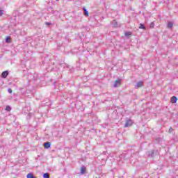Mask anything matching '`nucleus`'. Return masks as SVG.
<instances>
[{
  "mask_svg": "<svg viewBox=\"0 0 178 178\" xmlns=\"http://www.w3.org/2000/svg\"><path fill=\"white\" fill-rule=\"evenodd\" d=\"M172 131H173V128H172V127H170V129H168V132L172 133Z\"/></svg>",
  "mask_w": 178,
  "mask_h": 178,
  "instance_id": "19",
  "label": "nucleus"
},
{
  "mask_svg": "<svg viewBox=\"0 0 178 178\" xmlns=\"http://www.w3.org/2000/svg\"><path fill=\"white\" fill-rule=\"evenodd\" d=\"M8 91L9 94H12V92H13L12 89H10V88H8Z\"/></svg>",
  "mask_w": 178,
  "mask_h": 178,
  "instance_id": "20",
  "label": "nucleus"
},
{
  "mask_svg": "<svg viewBox=\"0 0 178 178\" xmlns=\"http://www.w3.org/2000/svg\"><path fill=\"white\" fill-rule=\"evenodd\" d=\"M80 173L81 175H84V173H86V166L84 165L81 166Z\"/></svg>",
  "mask_w": 178,
  "mask_h": 178,
  "instance_id": "9",
  "label": "nucleus"
},
{
  "mask_svg": "<svg viewBox=\"0 0 178 178\" xmlns=\"http://www.w3.org/2000/svg\"><path fill=\"white\" fill-rule=\"evenodd\" d=\"M26 178H35V177L34 176V175H33V173H29L26 175Z\"/></svg>",
  "mask_w": 178,
  "mask_h": 178,
  "instance_id": "10",
  "label": "nucleus"
},
{
  "mask_svg": "<svg viewBox=\"0 0 178 178\" xmlns=\"http://www.w3.org/2000/svg\"><path fill=\"white\" fill-rule=\"evenodd\" d=\"M11 108L9 106H7L6 107V111H7L8 112H10V111H11Z\"/></svg>",
  "mask_w": 178,
  "mask_h": 178,
  "instance_id": "17",
  "label": "nucleus"
},
{
  "mask_svg": "<svg viewBox=\"0 0 178 178\" xmlns=\"http://www.w3.org/2000/svg\"><path fill=\"white\" fill-rule=\"evenodd\" d=\"M56 1H59V0H56Z\"/></svg>",
  "mask_w": 178,
  "mask_h": 178,
  "instance_id": "23",
  "label": "nucleus"
},
{
  "mask_svg": "<svg viewBox=\"0 0 178 178\" xmlns=\"http://www.w3.org/2000/svg\"><path fill=\"white\" fill-rule=\"evenodd\" d=\"M44 147L46 148V149H48V148H51V143L46 142L44 143Z\"/></svg>",
  "mask_w": 178,
  "mask_h": 178,
  "instance_id": "7",
  "label": "nucleus"
},
{
  "mask_svg": "<svg viewBox=\"0 0 178 178\" xmlns=\"http://www.w3.org/2000/svg\"><path fill=\"white\" fill-rule=\"evenodd\" d=\"M8 74H9V72L8 71H4L1 74V77H3V79H6L8 77Z\"/></svg>",
  "mask_w": 178,
  "mask_h": 178,
  "instance_id": "5",
  "label": "nucleus"
},
{
  "mask_svg": "<svg viewBox=\"0 0 178 178\" xmlns=\"http://www.w3.org/2000/svg\"><path fill=\"white\" fill-rule=\"evenodd\" d=\"M11 41H12V38H10V37H7L6 38V42H7V43H10L11 42Z\"/></svg>",
  "mask_w": 178,
  "mask_h": 178,
  "instance_id": "12",
  "label": "nucleus"
},
{
  "mask_svg": "<svg viewBox=\"0 0 178 178\" xmlns=\"http://www.w3.org/2000/svg\"><path fill=\"white\" fill-rule=\"evenodd\" d=\"M120 83H122V80L118 79L115 81L113 87L116 88L118 86H120Z\"/></svg>",
  "mask_w": 178,
  "mask_h": 178,
  "instance_id": "6",
  "label": "nucleus"
},
{
  "mask_svg": "<svg viewBox=\"0 0 178 178\" xmlns=\"http://www.w3.org/2000/svg\"><path fill=\"white\" fill-rule=\"evenodd\" d=\"M112 24H113V27H120V26H121L120 24L118 23V21H116V19L113 20Z\"/></svg>",
  "mask_w": 178,
  "mask_h": 178,
  "instance_id": "4",
  "label": "nucleus"
},
{
  "mask_svg": "<svg viewBox=\"0 0 178 178\" xmlns=\"http://www.w3.org/2000/svg\"><path fill=\"white\" fill-rule=\"evenodd\" d=\"M159 155V152L158 150H150L147 152V156L149 158H154Z\"/></svg>",
  "mask_w": 178,
  "mask_h": 178,
  "instance_id": "1",
  "label": "nucleus"
},
{
  "mask_svg": "<svg viewBox=\"0 0 178 178\" xmlns=\"http://www.w3.org/2000/svg\"><path fill=\"white\" fill-rule=\"evenodd\" d=\"M154 26H155V24H154V22H152V23L150 24V28H151V29H154Z\"/></svg>",
  "mask_w": 178,
  "mask_h": 178,
  "instance_id": "18",
  "label": "nucleus"
},
{
  "mask_svg": "<svg viewBox=\"0 0 178 178\" xmlns=\"http://www.w3.org/2000/svg\"><path fill=\"white\" fill-rule=\"evenodd\" d=\"M45 24L46 26H51V24H51L50 22H45Z\"/></svg>",
  "mask_w": 178,
  "mask_h": 178,
  "instance_id": "22",
  "label": "nucleus"
},
{
  "mask_svg": "<svg viewBox=\"0 0 178 178\" xmlns=\"http://www.w3.org/2000/svg\"><path fill=\"white\" fill-rule=\"evenodd\" d=\"M43 178H49V174L48 172L43 174Z\"/></svg>",
  "mask_w": 178,
  "mask_h": 178,
  "instance_id": "14",
  "label": "nucleus"
},
{
  "mask_svg": "<svg viewBox=\"0 0 178 178\" xmlns=\"http://www.w3.org/2000/svg\"><path fill=\"white\" fill-rule=\"evenodd\" d=\"M171 102L172 104H176V102H177V97H176V96H173L171 97Z\"/></svg>",
  "mask_w": 178,
  "mask_h": 178,
  "instance_id": "8",
  "label": "nucleus"
},
{
  "mask_svg": "<svg viewBox=\"0 0 178 178\" xmlns=\"http://www.w3.org/2000/svg\"><path fill=\"white\" fill-rule=\"evenodd\" d=\"M168 29H172V27H173V23L169 22L168 23Z\"/></svg>",
  "mask_w": 178,
  "mask_h": 178,
  "instance_id": "13",
  "label": "nucleus"
},
{
  "mask_svg": "<svg viewBox=\"0 0 178 178\" xmlns=\"http://www.w3.org/2000/svg\"><path fill=\"white\" fill-rule=\"evenodd\" d=\"M139 29H142L143 30H145V26L143 24H140Z\"/></svg>",
  "mask_w": 178,
  "mask_h": 178,
  "instance_id": "15",
  "label": "nucleus"
},
{
  "mask_svg": "<svg viewBox=\"0 0 178 178\" xmlns=\"http://www.w3.org/2000/svg\"><path fill=\"white\" fill-rule=\"evenodd\" d=\"M141 87H144V82L143 81H140L135 86V88H140Z\"/></svg>",
  "mask_w": 178,
  "mask_h": 178,
  "instance_id": "3",
  "label": "nucleus"
},
{
  "mask_svg": "<svg viewBox=\"0 0 178 178\" xmlns=\"http://www.w3.org/2000/svg\"><path fill=\"white\" fill-rule=\"evenodd\" d=\"M83 14L88 17V10L86 9V8H83Z\"/></svg>",
  "mask_w": 178,
  "mask_h": 178,
  "instance_id": "11",
  "label": "nucleus"
},
{
  "mask_svg": "<svg viewBox=\"0 0 178 178\" xmlns=\"http://www.w3.org/2000/svg\"><path fill=\"white\" fill-rule=\"evenodd\" d=\"M3 15V10H0V16H2Z\"/></svg>",
  "mask_w": 178,
  "mask_h": 178,
  "instance_id": "21",
  "label": "nucleus"
},
{
  "mask_svg": "<svg viewBox=\"0 0 178 178\" xmlns=\"http://www.w3.org/2000/svg\"><path fill=\"white\" fill-rule=\"evenodd\" d=\"M133 124V120L129 119L126 121L124 127H130Z\"/></svg>",
  "mask_w": 178,
  "mask_h": 178,
  "instance_id": "2",
  "label": "nucleus"
},
{
  "mask_svg": "<svg viewBox=\"0 0 178 178\" xmlns=\"http://www.w3.org/2000/svg\"><path fill=\"white\" fill-rule=\"evenodd\" d=\"M125 37H129V35H131V32H125Z\"/></svg>",
  "mask_w": 178,
  "mask_h": 178,
  "instance_id": "16",
  "label": "nucleus"
}]
</instances>
